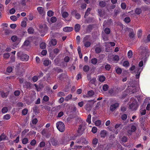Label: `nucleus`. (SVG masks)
<instances>
[{"label": "nucleus", "mask_w": 150, "mask_h": 150, "mask_svg": "<svg viewBox=\"0 0 150 150\" xmlns=\"http://www.w3.org/2000/svg\"><path fill=\"white\" fill-rule=\"evenodd\" d=\"M10 56V55L8 53H6L4 54V57L6 59L8 58Z\"/></svg>", "instance_id": "obj_60"}, {"label": "nucleus", "mask_w": 150, "mask_h": 150, "mask_svg": "<svg viewBox=\"0 0 150 150\" xmlns=\"http://www.w3.org/2000/svg\"><path fill=\"white\" fill-rule=\"evenodd\" d=\"M29 58V56L25 54H23L22 55L21 59L23 61H27Z\"/></svg>", "instance_id": "obj_14"}, {"label": "nucleus", "mask_w": 150, "mask_h": 150, "mask_svg": "<svg viewBox=\"0 0 150 150\" xmlns=\"http://www.w3.org/2000/svg\"><path fill=\"white\" fill-rule=\"evenodd\" d=\"M11 40L13 42L16 41L19 42L20 41V39L17 37L15 35L12 36L11 38Z\"/></svg>", "instance_id": "obj_19"}, {"label": "nucleus", "mask_w": 150, "mask_h": 150, "mask_svg": "<svg viewBox=\"0 0 150 150\" xmlns=\"http://www.w3.org/2000/svg\"><path fill=\"white\" fill-rule=\"evenodd\" d=\"M11 118L10 115L9 114H6L4 115L3 117V119L5 120H8Z\"/></svg>", "instance_id": "obj_34"}, {"label": "nucleus", "mask_w": 150, "mask_h": 150, "mask_svg": "<svg viewBox=\"0 0 150 150\" xmlns=\"http://www.w3.org/2000/svg\"><path fill=\"white\" fill-rule=\"evenodd\" d=\"M143 68H137L135 69V72L136 73V77L137 79L139 78L141 72L143 70Z\"/></svg>", "instance_id": "obj_8"}, {"label": "nucleus", "mask_w": 150, "mask_h": 150, "mask_svg": "<svg viewBox=\"0 0 150 150\" xmlns=\"http://www.w3.org/2000/svg\"><path fill=\"white\" fill-rule=\"evenodd\" d=\"M88 111L91 110L92 108L90 105L88 103H87L84 107Z\"/></svg>", "instance_id": "obj_22"}, {"label": "nucleus", "mask_w": 150, "mask_h": 150, "mask_svg": "<svg viewBox=\"0 0 150 150\" xmlns=\"http://www.w3.org/2000/svg\"><path fill=\"white\" fill-rule=\"evenodd\" d=\"M148 50L147 47H145L142 49L141 53L139 55L140 59L142 60L140 62L139 64V66L140 67H142L143 65V62L145 63L147 60V58L149 56Z\"/></svg>", "instance_id": "obj_1"}, {"label": "nucleus", "mask_w": 150, "mask_h": 150, "mask_svg": "<svg viewBox=\"0 0 150 150\" xmlns=\"http://www.w3.org/2000/svg\"><path fill=\"white\" fill-rule=\"evenodd\" d=\"M28 142V138H24L22 139V143L24 144H27Z\"/></svg>", "instance_id": "obj_26"}, {"label": "nucleus", "mask_w": 150, "mask_h": 150, "mask_svg": "<svg viewBox=\"0 0 150 150\" xmlns=\"http://www.w3.org/2000/svg\"><path fill=\"white\" fill-rule=\"evenodd\" d=\"M43 100L45 102H47L49 101V98L48 96L45 95L44 96Z\"/></svg>", "instance_id": "obj_45"}, {"label": "nucleus", "mask_w": 150, "mask_h": 150, "mask_svg": "<svg viewBox=\"0 0 150 150\" xmlns=\"http://www.w3.org/2000/svg\"><path fill=\"white\" fill-rule=\"evenodd\" d=\"M6 137L4 133L1 134L0 136V142L2 140H4L6 139Z\"/></svg>", "instance_id": "obj_25"}, {"label": "nucleus", "mask_w": 150, "mask_h": 150, "mask_svg": "<svg viewBox=\"0 0 150 150\" xmlns=\"http://www.w3.org/2000/svg\"><path fill=\"white\" fill-rule=\"evenodd\" d=\"M8 110L7 107H4L2 108L1 110V112L3 113H5L8 112Z\"/></svg>", "instance_id": "obj_33"}, {"label": "nucleus", "mask_w": 150, "mask_h": 150, "mask_svg": "<svg viewBox=\"0 0 150 150\" xmlns=\"http://www.w3.org/2000/svg\"><path fill=\"white\" fill-rule=\"evenodd\" d=\"M88 95L89 96L91 97L94 94V92L93 91H89L88 92Z\"/></svg>", "instance_id": "obj_48"}, {"label": "nucleus", "mask_w": 150, "mask_h": 150, "mask_svg": "<svg viewBox=\"0 0 150 150\" xmlns=\"http://www.w3.org/2000/svg\"><path fill=\"white\" fill-rule=\"evenodd\" d=\"M138 89L139 88L137 87L136 86H132L130 87V90L129 91V93L130 94L134 93H136L137 92V88Z\"/></svg>", "instance_id": "obj_11"}, {"label": "nucleus", "mask_w": 150, "mask_h": 150, "mask_svg": "<svg viewBox=\"0 0 150 150\" xmlns=\"http://www.w3.org/2000/svg\"><path fill=\"white\" fill-rule=\"evenodd\" d=\"M121 125V124H117L115 126V129L113 132L117 134L119 131L120 129L122 128L121 127H120Z\"/></svg>", "instance_id": "obj_10"}, {"label": "nucleus", "mask_w": 150, "mask_h": 150, "mask_svg": "<svg viewBox=\"0 0 150 150\" xmlns=\"http://www.w3.org/2000/svg\"><path fill=\"white\" fill-rule=\"evenodd\" d=\"M105 79V76L101 75L99 76L98 78V80L100 82H104Z\"/></svg>", "instance_id": "obj_23"}, {"label": "nucleus", "mask_w": 150, "mask_h": 150, "mask_svg": "<svg viewBox=\"0 0 150 150\" xmlns=\"http://www.w3.org/2000/svg\"><path fill=\"white\" fill-rule=\"evenodd\" d=\"M89 37V36L87 35L83 38V44L84 46L86 47H89L91 45V42H90L88 41Z\"/></svg>", "instance_id": "obj_6"}, {"label": "nucleus", "mask_w": 150, "mask_h": 150, "mask_svg": "<svg viewBox=\"0 0 150 150\" xmlns=\"http://www.w3.org/2000/svg\"><path fill=\"white\" fill-rule=\"evenodd\" d=\"M144 41L146 43L150 41V34L148 35L147 39L144 40Z\"/></svg>", "instance_id": "obj_64"}, {"label": "nucleus", "mask_w": 150, "mask_h": 150, "mask_svg": "<svg viewBox=\"0 0 150 150\" xmlns=\"http://www.w3.org/2000/svg\"><path fill=\"white\" fill-rule=\"evenodd\" d=\"M136 130V127L134 125H132L131 129L128 130L127 131L129 135H131L132 134V133L134 132Z\"/></svg>", "instance_id": "obj_13"}, {"label": "nucleus", "mask_w": 150, "mask_h": 150, "mask_svg": "<svg viewBox=\"0 0 150 150\" xmlns=\"http://www.w3.org/2000/svg\"><path fill=\"white\" fill-rule=\"evenodd\" d=\"M37 10L39 13L40 15H44L45 13L44 8L42 7H38L37 8Z\"/></svg>", "instance_id": "obj_12"}, {"label": "nucleus", "mask_w": 150, "mask_h": 150, "mask_svg": "<svg viewBox=\"0 0 150 150\" xmlns=\"http://www.w3.org/2000/svg\"><path fill=\"white\" fill-rule=\"evenodd\" d=\"M104 31L105 33L108 34L110 33V30L109 28H107L105 29Z\"/></svg>", "instance_id": "obj_40"}, {"label": "nucleus", "mask_w": 150, "mask_h": 150, "mask_svg": "<svg viewBox=\"0 0 150 150\" xmlns=\"http://www.w3.org/2000/svg\"><path fill=\"white\" fill-rule=\"evenodd\" d=\"M46 47V44L44 42H42L40 44V47L42 49H45Z\"/></svg>", "instance_id": "obj_42"}, {"label": "nucleus", "mask_w": 150, "mask_h": 150, "mask_svg": "<svg viewBox=\"0 0 150 150\" xmlns=\"http://www.w3.org/2000/svg\"><path fill=\"white\" fill-rule=\"evenodd\" d=\"M109 86L107 84H104L103 87V89L104 91H106L108 90V89Z\"/></svg>", "instance_id": "obj_36"}, {"label": "nucleus", "mask_w": 150, "mask_h": 150, "mask_svg": "<svg viewBox=\"0 0 150 150\" xmlns=\"http://www.w3.org/2000/svg\"><path fill=\"white\" fill-rule=\"evenodd\" d=\"M38 80V77L36 76H34L32 78V80L34 82H36Z\"/></svg>", "instance_id": "obj_55"}, {"label": "nucleus", "mask_w": 150, "mask_h": 150, "mask_svg": "<svg viewBox=\"0 0 150 150\" xmlns=\"http://www.w3.org/2000/svg\"><path fill=\"white\" fill-rule=\"evenodd\" d=\"M50 20L52 23H54L56 21L57 18L55 17H52L51 18Z\"/></svg>", "instance_id": "obj_63"}, {"label": "nucleus", "mask_w": 150, "mask_h": 150, "mask_svg": "<svg viewBox=\"0 0 150 150\" xmlns=\"http://www.w3.org/2000/svg\"><path fill=\"white\" fill-rule=\"evenodd\" d=\"M47 15L48 16L51 17L53 15V12L52 11H49L47 12Z\"/></svg>", "instance_id": "obj_51"}, {"label": "nucleus", "mask_w": 150, "mask_h": 150, "mask_svg": "<svg viewBox=\"0 0 150 150\" xmlns=\"http://www.w3.org/2000/svg\"><path fill=\"white\" fill-rule=\"evenodd\" d=\"M71 14L73 15H74L75 17V18L77 19H79L81 18L80 15L77 13L76 11L75 10L73 11L71 13Z\"/></svg>", "instance_id": "obj_15"}, {"label": "nucleus", "mask_w": 150, "mask_h": 150, "mask_svg": "<svg viewBox=\"0 0 150 150\" xmlns=\"http://www.w3.org/2000/svg\"><path fill=\"white\" fill-rule=\"evenodd\" d=\"M73 29L72 27H66L63 28V30L65 32H70Z\"/></svg>", "instance_id": "obj_17"}, {"label": "nucleus", "mask_w": 150, "mask_h": 150, "mask_svg": "<svg viewBox=\"0 0 150 150\" xmlns=\"http://www.w3.org/2000/svg\"><path fill=\"white\" fill-rule=\"evenodd\" d=\"M8 94L7 92L5 93L2 91H0V96L3 98L7 97Z\"/></svg>", "instance_id": "obj_16"}, {"label": "nucleus", "mask_w": 150, "mask_h": 150, "mask_svg": "<svg viewBox=\"0 0 150 150\" xmlns=\"http://www.w3.org/2000/svg\"><path fill=\"white\" fill-rule=\"evenodd\" d=\"M62 16L64 18L67 17L68 16V13L67 12H64L62 13Z\"/></svg>", "instance_id": "obj_44"}, {"label": "nucleus", "mask_w": 150, "mask_h": 150, "mask_svg": "<svg viewBox=\"0 0 150 150\" xmlns=\"http://www.w3.org/2000/svg\"><path fill=\"white\" fill-rule=\"evenodd\" d=\"M51 43L52 45L55 46L57 43V41L56 39H53L51 40Z\"/></svg>", "instance_id": "obj_35"}, {"label": "nucleus", "mask_w": 150, "mask_h": 150, "mask_svg": "<svg viewBox=\"0 0 150 150\" xmlns=\"http://www.w3.org/2000/svg\"><path fill=\"white\" fill-rule=\"evenodd\" d=\"M36 143V141L35 140L33 139L30 142V144L33 146H35Z\"/></svg>", "instance_id": "obj_50"}, {"label": "nucleus", "mask_w": 150, "mask_h": 150, "mask_svg": "<svg viewBox=\"0 0 150 150\" xmlns=\"http://www.w3.org/2000/svg\"><path fill=\"white\" fill-rule=\"evenodd\" d=\"M51 143L52 145L56 146L58 144V142L55 139H52L51 141Z\"/></svg>", "instance_id": "obj_28"}, {"label": "nucleus", "mask_w": 150, "mask_h": 150, "mask_svg": "<svg viewBox=\"0 0 150 150\" xmlns=\"http://www.w3.org/2000/svg\"><path fill=\"white\" fill-rule=\"evenodd\" d=\"M65 95L64 93L63 92H59L57 93V96L59 97H61L62 96H64Z\"/></svg>", "instance_id": "obj_31"}, {"label": "nucleus", "mask_w": 150, "mask_h": 150, "mask_svg": "<svg viewBox=\"0 0 150 150\" xmlns=\"http://www.w3.org/2000/svg\"><path fill=\"white\" fill-rule=\"evenodd\" d=\"M127 140V138L126 137L123 136L121 139V141L124 142H126Z\"/></svg>", "instance_id": "obj_62"}, {"label": "nucleus", "mask_w": 150, "mask_h": 150, "mask_svg": "<svg viewBox=\"0 0 150 150\" xmlns=\"http://www.w3.org/2000/svg\"><path fill=\"white\" fill-rule=\"evenodd\" d=\"M102 38L104 41H107L108 40V37L107 35H103L102 36Z\"/></svg>", "instance_id": "obj_57"}, {"label": "nucleus", "mask_w": 150, "mask_h": 150, "mask_svg": "<svg viewBox=\"0 0 150 150\" xmlns=\"http://www.w3.org/2000/svg\"><path fill=\"white\" fill-rule=\"evenodd\" d=\"M130 102L131 103L129 104V108L132 110H136L138 106L136 100L134 98H132L131 99Z\"/></svg>", "instance_id": "obj_2"}, {"label": "nucleus", "mask_w": 150, "mask_h": 150, "mask_svg": "<svg viewBox=\"0 0 150 150\" xmlns=\"http://www.w3.org/2000/svg\"><path fill=\"white\" fill-rule=\"evenodd\" d=\"M101 122L100 120H97L95 122V124L96 126H99L101 124Z\"/></svg>", "instance_id": "obj_58"}, {"label": "nucleus", "mask_w": 150, "mask_h": 150, "mask_svg": "<svg viewBox=\"0 0 150 150\" xmlns=\"http://www.w3.org/2000/svg\"><path fill=\"white\" fill-rule=\"evenodd\" d=\"M56 127L60 132H63L65 129V126L64 123L61 121L57 122L56 124Z\"/></svg>", "instance_id": "obj_3"}, {"label": "nucleus", "mask_w": 150, "mask_h": 150, "mask_svg": "<svg viewBox=\"0 0 150 150\" xmlns=\"http://www.w3.org/2000/svg\"><path fill=\"white\" fill-rule=\"evenodd\" d=\"M26 25V21H22L21 26L23 27H25Z\"/></svg>", "instance_id": "obj_53"}, {"label": "nucleus", "mask_w": 150, "mask_h": 150, "mask_svg": "<svg viewBox=\"0 0 150 150\" xmlns=\"http://www.w3.org/2000/svg\"><path fill=\"white\" fill-rule=\"evenodd\" d=\"M98 62L97 59L96 58H93L91 60V63L95 65Z\"/></svg>", "instance_id": "obj_30"}, {"label": "nucleus", "mask_w": 150, "mask_h": 150, "mask_svg": "<svg viewBox=\"0 0 150 150\" xmlns=\"http://www.w3.org/2000/svg\"><path fill=\"white\" fill-rule=\"evenodd\" d=\"M106 3L105 1H99V5L102 7H103L105 6Z\"/></svg>", "instance_id": "obj_24"}, {"label": "nucleus", "mask_w": 150, "mask_h": 150, "mask_svg": "<svg viewBox=\"0 0 150 150\" xmlns=\"http://www.w3.org/2000/svg\"><path fill=\"white\" fill-rule=\"evenodd\" d=\"M89 68L88 65H85L83 67V70L85 72H87L89 71Z\"/></svg>", "instance_id": "obj_29"}, {"label": "nucleus", "mask_w": 150, "mask_h": 150, "mask_svg": "<svg viewBox=\"0 0 150 150\" xmlns=\"http://www.w3.org/2000/svg\"><path fill=\"white\" fill-rule=\"evenodd\" d=\"M108 60L110 62H112L113 61L117 62L119 59V57L117 55H114L110 54L108 57Z\"/></svg>", "instance_id": "obj_4"}, {"label": "nucleus", "mask_w": 150, "mask_h": 150, "mask_svg": "<svg viewBox=\"0 0 150 150\" xmlns=\"http://www.w3.org/2000/svg\"><path fill=\"white\" fill-rule=\"evenodd\" d=\"M122 65L125 67H128L129 66V63L127 61H125L124 62Z\"/></svg>", "instance_id": "obj_27"}, {"label": "nucleus", "mask_w": 150, "mask_h": 150, "mask_svg": "<svg viewBox=\"0 0 150 150\" xmlns=\"http://www.w3.org/2000/svg\"><path fill=\"white\" fill-rule=\"evenodd\" d=\"M119 104L118 103H116L114 104H112L111 105L110 107V110L111 111H115L116 109L119 106Z\"/></svg>", "instance_id": "obj_9"}, {"label": "nucleus", "mask_w": 150, "mask_h": 150, "mask_svg": "<svg viewBox=\"0 0 150 150\" xmlns=\"http://www.w3.org/2000/svg\"><path fill=\"white\" fill-rule=\"evenodd\" d=\"M107 132L105 130H103L100 132L101 137L102 138H105L106 136Z\"/></svg>", "instance_id": "obj_21"}, {"label": "nucleus", "mask_w": 150, "mask_h": 150, "mask_svg": "<svg viewBox=\"0 0 150 150\" xmlns=\"http://www.w3.org/2000/svg\"><path fill=\"white\" fill-rule=\"evenodd\" d=\"M91 10V8H88L86 11L85 13V14L84 16V18H86V16H88L90 13V11Z\"/></svg>", "instance_id": "obj_39"}, {"label": "nucleus", "mask_w": 150, "mask_h": 150, "mask_svg": "<svg viewBox=\"0 0 150 150\" xmlns=\"http://www.w3.org/2000/svg\"><path fill=\"white\" fill-rule=\"evenodd\" d=\"M97 131V129L96 127H93L92 129V132L93 133H96Z\"/></svg>", "instance_id": "obj_54"}, {"label": "nucleus", "mask_w": 150, "mask_h": 150, "mask_svg": "<svg viewBox=\"0 0 150 150\" xmlns=\"http://www.w3.org/2000/svg\"><path fill=\"white\" fill-rule=\"evenodd\" d=\"M51 62L49 59H46L43 62V64L45 66H48L50 64H51Z\"/></svg>", "instance_id": "obj_20"}, {"label": "nucleus", "mask_w": 150, "mask_h": 150, "mask_svg": "<svg viewBox=\"0 0 150 150\" xmlns=\"http://www.w3.org/2000/svg\"><path fill=\"white\" fill-rule=\"evenodd\" d=\"M85 129V126L84 125H82L79 126L77 131L79 135L82 134Z\"/></svg>", "instance_id": "obj_7"}, {"label": "nucleus", "mask_w": 150, "mask_h": 150, "mask_svg": "<svg viewBox=\"0 0 150 150\" xmlns=\"http://www.w3.org/2000/svg\"><path fill=\"white\" fill-rule=\"evenodd\" d=\"M91 115L90 114H89L87 118L86 119V121L88 122L89 124L91 123Z\"/></svg>", "instance_id": "obj_38"}, {"label": "nucleus", "mask_w": 150, "mask_h": 150, "mask_svg": "<svg viewBox=\"0 0 150 150\" xmlns=\"http://www.w3.org/2000/svg\"><path fill=\"white\" fill-rule=\"evenodd\" d=\"M98 142V140L97 139L94 138L93 139L92 141V143L94 145H95L93 146L94 147H95L96 146V145L97 144Z\"/></svg>", "instance_id": "obj_41"}, {"label": "nucleus", "mask_w": 150, "mask_h": 150, "mask_svg": "<svg viewBox=\"0 0 150 150\" xmlns=\"http://www.w3.org/2000/svg\"><path fill=\"white\" fill-rule=\"evenodd\" d=\"M95 51L96 53H99L100 52L101 50L100 47H96L95 48Z\"/></svg>", "instance_id": "obj_49"}, {"label": "nucleus", "mask_w": 150, "mask_h": 150, "mask_svg": "<svg viewBox=\"0 0 150 150\" xmlns=\"http://www.w3.org/2000/svg\"><path fill=\"white\" fill-rule=\"evenodd\" d=\"M28 31L29 34H32L33 33L34 30L33 28L30 27L28 29Z\"/></svg>", "instance_id": "obj_32"}, {"label": "nucleus", "mask_w": 150, "mask_h": 150, "mask_svg": "<svg viewBox=\"0 0 150 150\" xmlns=\"http://www.w3.org/2000/svg\"><path fill=\"white\" fill-rule=\"evenodd\" d=\"M28 1L26 0H21L20 4L23 6L25 5L26 2Z\"/></svg>", "instance_id": "obj_56"}, {"label": "nucleus", "mask_w": 150, "mask_h": 150, "mask_svg": "<svg viewBox=\"0 0 150 150\" xmlns=\"http://www.w3.org/2000/svg\"><path fill=\"white\" fill-rule=\"evenodd\" d=\"M142 12V10L140 8H137L135 10V13L137 14H140Z\"/></svg>", "instance_id": "obj_43"}, {"label": "nucleus", "mask_w": 150, "mask_h": 150, "mask_svg": "<svg viewBox=\"0 0 150 150\" xmlns=\"http://www.w3.org/2000/svg\"><path fill=\"white\" fill-rule=\"evenodd\" d=\"M81 28V26L78 24H76L74 26V30L76 32H78L79 31Z\"/></svg>", "instance_id": "obj_18"}, {"label": "nucleus", "mask_w": 150, "mask_h": 150, "mask_svg": "<svg viewBox=\"0 0 150 150\" xmlns=\"http://www.w3.org/2000/svg\"><path fill=\"white\" fill-rule=\"evenodd\" d=\"M116 73L118 74H120L122 72L121 69L120 68H118L116 69Z\"/></svg>", "instance_id": "obj_52"}, {"label": "nucleus", "mask_w": 150, "mask_h": 150, "mask_svg": "<svg viewBox=\"0 0 150 150\" xmlns=\"http://www.w3.org/2000/svg\"><path fill=\"white\" fill-rule=\"evenodd\" d=\"M10 19L12 21H16L17 19V17L14 15H13L11 16L10 17Z\"/></svg>", "instance_id": "obj_47"}, {"label": "nucleus", "mask_w": 150, "mask_h": 150, "mask_svg": "<svg viewBox=\"0 0 150 150\" xmlns=\"http://www.w3.org/2000/svg\"><path fill=\"white\" fill-rule=\"evenodd\" d=\"M124 21L126 23H129L130 21V18L129 17H127L125 18L124 19Z\"/></svg>", "instance_id": "obj_61"}, {"label": "nucleus", "mask_w": 150, "mask_h": 150, "mask_svg": "<svg viewBox=\"0 0 150 150\" xmlns=\"http://www.w3.org/2000/svg\"><path fill=\"white\" fill-rule=\"evenodd\" d=\"M132 52L131 50H129L128 52L127 56L128 58H131L132 55Z\"/></svg>", "instance_id": "obj_46"}, {"label": "nucleus", "mask_w": 150, "mask_h": 150, "mask_svg": "<svg viewBox=\"0 0 150 150\" xmlns=\"http://www.w3.org/2000/svg\"><path fill=\"white\" fill-rule=\"evenodd\" d=\"M72 96L71 94H69L65 98V100L67 101L70 100L72 98Z\"/></svg>", "instance_id": "obj_37"}, {"label": "nucleus", "mask_w": 150, "mask_h": 150, "mask_svg": "<svg viewBox=\"0 0 150 150\" xmlns=\"http://www.w3.org/2000/svg\"><path fill=\"white\" fill-rule=\"evenodd\" d=\"M39 31L41 34V35L43 36L44 33L46 32L47 30V25L45 24L40 25L39 26Z\"/></svg>", "instance_id": "obj_5"}, {"label": "nucleus", "mask_w": 150, "mask_h": 150, "mask_svg": "<svg viewBox=\"0 0 150 150\" xmlns=\"http://www.w3.org/2000/svg\"><path fill=\"white\" fill-rule=\"evenodd\" d=\"M28 110L26 109H24L22 111V114L24 115H26L28 113Z\"/></svg>", "instance_id": "obj_59"}]
</instances>
